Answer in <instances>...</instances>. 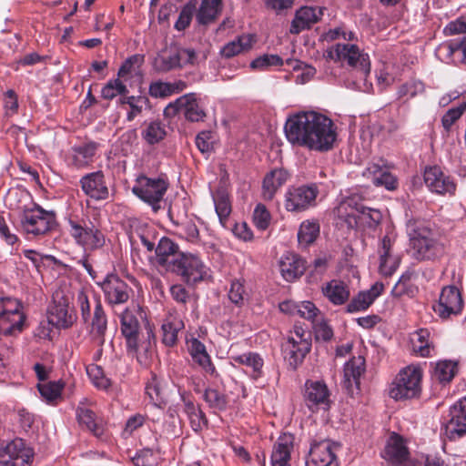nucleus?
Here are the masks:
<instances>
[{"instance_id": "b1692460", "label": "nucleus", "mask_w": 466, "mask_h": 466, "mask_svg": "<svg viewBox=\"0 0 466 466\" xmlns=\"http://www.w3.org/2000/svg\"><path fill=\"white\" fill-rule=\"evenodd\" d=\"M180 253L179 246L176 242L167 237H163L158 240L156 247V263L158 267L168 271Z\"/></svg>"}, {"instance_id": "1a4fd4ad", "label": "nucleus", "mask_w": 466, "mask_h": 466, "mask_svg": "<svg viewBox=\"0 0 466 466\" xmlns=\"http://www.w3.org/2000/svg\"><path fill=\"white\" fill-rule=\"evenodd\" d=\"M319 193L316 183L290 187L285 194V208L290 212H302L315 206Z\"/></svg>"}, {"instance_id": "39448f33", "label": "nucleus", "mask_w": 466, "mask_h": 466, "mask_svg": "<svg viewBox=\"0 0 466 466\" xmlns=\"http://www.w3.org/2000/svg\"><path fill=\"white\" fill-rule=\"evenodd\" d=\"M168 181L162 177L139 176L132 187L135 196L149 205L154 213L161 209V203L168 188Z\"/></svg>"}, {"instance_id": "cd10ccee", "label": "nucleus", "mask_w": 466, "mask_h": 466, "mask_svg": "<svg viewBox=\"0 0 466 466\" xmlns=\"http://www.w3.org/2000/svg\"><path fill=\"white\" fill-rule=\"evenodd\" d=\"M323 15L321 8L304 6L297 11L290 26L291 34H299L317 23Z\"/></svg>"}, {"instance_id": "423d86ee", "label": "nucleus", "mask_w": 466, "mask_h": 466, "mask_svg": "<svg viewBox=\"0 0 466 466\" xmlns=\"http://www.w3.org/2000/svg\"><path fill=\"white\" fill-rule=\"evenodd\" d=\"M331 58L347 65L360 75V78L366 80L370 73V60L367 53L352 43H338L334 51L330 52Z\"/></svg>"}, {"instance_id": "de8ad7c7", "label": "nucleus", "mask_w": 466, "mask_h": 466, "mask_svg": "<svg viewBox=\"0 0 466 466\" xmlns=\"http://www.w3.org/2000/svg\"><path fill=\"white\" fill-rule=\"evenodd\" d=\"M86 370L88 378L96 388L107 390L111 387V380L105 375L101 366L92 363L87 365Z\"/></svg>"}, {"instance_id": "c756f323", "label": "nucleus", "mask_w": 466, "mask_h": 466, "mask_svg": "<svg viewBox=\"0 0 466 466\" xmlns=\"http://www.w3.org/2000/svg\"><path fill=\"white\" fill-rule=\"evenodd\" d=\"M289 173L283 168H275L268 172L262 184V196L265 200H272L277 191L287 182Z\"/></svg>"}, {"instance_id": "09e8293b", "label": "nucleus", "mask_w": 466, "mask_h": 466, "mask_svg": "<svg viewBox=\"0 0 466 466\" xmlns=\"http://www.w3.org/2000/svg\"><path fill=\"white\" fill-rule=\"evenodd\" d=\"M64 386L65 384L62 380H57L46 383H38L37 389L47 403H53L57 399L61 398Z\"/></svg>"}, {"instance_id": "bf43d9fd", "label": "nucleus", "mask_w": 466, "mask_h": 466, "mask_svg": "<svg viewBox=\"0 0 466 466\" xmlns=\"http://www.w3.org/2000/svg\"><path fill=\"white\" fill-rule=\"evenodd\" d=\"M316 340L328 342L332 339L334 333L332 328L324 319H318L312 323Z\"/></svg>"}, {"instance_id": "7ed1b4c3", "label": "nucleus", "mask_w": 466, "mask_h": 466, "mask_svg": "<svg viewBox=\"0 0 466 466\" xmlns=\"http://www.w3.org/2000/svg\"><path fill=\"white\" fill-rule=\"evenodd\" d=\"M421 380L422 370L420 367L410 365L403 368L390 386V397L396 400L419 397L421 391Z\"/></svg>"}, {"instance_id": "0e129e2a", "label": "nucleus", "mask_w": 466, "mask_h": 466, "mask_svg": "<svg viewBox=\"0 0 466 466\" xmlns=\"http://www.w3.org/2000/svg\"><path fill=\"white\" fill-rule=\"evenodd\" d=\"M195 10L196 7L194 5L187 4L179 13L178 18L175 23V28L178 31H183L188 27Z\"/></svg>"}, {"instance_id": "4be33fe9", "label": "nucleus", "mask_w": 466, "mask_h": 466, "mask_svg": "<svg viewBox=\"0 0 466 466\" xmlns=\"http://www.w3.org/2000/svg\"><path fill=\"white\" fill-rule=\"evenodd\" d=\"M311 340L309 339H296L289 337L282 346L284 359L292 370H296L310 351Z\"/></svg>"}, {"instance_id": "4d7b16f0", "label": "nucleus", "mask_w": 466, "mask_h": 466, "mask_svg": "<svg viewBox=\"0 0 466 466\" xmlns=\"http://www.w3.org/2000/svg\"><path fill=\"white\" fill-rule=\"evenodd\" d=\"M245 295L246 290L244 287V280H232L228 291V299L230 301L237 306H241L244 303Z\"/></svg>"}, {"instance_id": "f3484780", "label": "nucleus", "mask_w": 466, "mask_h": 466, "mask_svg": "<svg viewBox=\"0 0 466 466\" xmlns=\"http://www.w3.org/2000/svg\"><path fill=\"white\" fill-rule=\"evenodd\" d=\"M450 416L444 426V434L450 441H456L466 434V397L451 408Z\"/></svg>"}, {"instance_id": "c9c22d12", "label": "nucleus", "mask_w": 466, "mask_h": 466, "mask_svg": "<svg viewBox=\"0 0 466 466\" xmlns=\"http://www.w3.org/2000/svg\"><path fill=\"white\" fill-rule=\"evenodd\" d=\"M256 42V37L253 35H242L238 36L235 40L226 44L221 49V56L226 58H231L242 52L251 49L253 44Z\"/></svg>"}, {"instance_id": "774afa93", "label": "nucleus", "mask_w": 466, "mask_h": 466, "mask_svg": "<svg viewBox=\"0 0 466 466\" xmlns=\"http://www.w3.org/2000/svg\"><path fill=\"white\" fill-rule=\"evenodd\" d=\"M466 108V106H459L457 107H452L449 109L442 116L441 123L443 127L446 130H450L452 125L461 118L462 116L464 110Z\"/></svg>"}, {"instance_id": "052dcab7", "label": "nucleus", "mask_w": 466, "mask_h": 466, "mask_svg": "<svg viewBox=\"0 0 466 466\" xmlns=\"http://www.w3.org/2000/svg\"><path fill=\"white\" fill-rule=\"evenodd\" d=\"M324 38L327 41H335L343 39L345 41H354L357 39L356 34L352 31H348L345 26H339L329 29L325 33Z\"/></svg>"}, {"instance_id": "f704fd0d", "label": "nucleus", "mask_w": 466, "mask_h": 466, "mask_svg": "<svg viewBox=\"0 0 466 466\" xmlns=\"http://www.w3.org/2000/svg\"><path fill=\"white\" fill-rule=\"evenodd\" d=\"M183 320L176 316L167 318L162 326V343L167 347H174L177 343L178 332L184 329Z\"/></svg>"}, {"instance_id": "9d476101", "label": "nucleus", "mask_w": 466, "mask_h": 466, "mask_svg": "<svg viewBox=\"0 0 466 466\" xmlns=\"http://www.w3.org/2000/svg\"><path fill=\"white\" fill-rule=\"evenodd\" d=\"M69 226L70 236L86 251L97 250L105 246V234L92 223H90V226H83L79 222L70 219Z\"/></svg>"}, {"instance_id": "6ab92c4d", "label": "nucleus", "mask_w": 466, "mask_h": 466, "mask_svg": "<svg viewBox=\"0 0 466 466\" xmlns=\"http://www.w3.org/2000/svg\"><path fill=\"white\" fill-rule=\"evenodd\" d=\"M105 298L110 305L126 303L132 291L131 288L116 275H109L102 283Z\"/></svg>"}, {"instance_id": "ddd939ff", "label": "nucleus", "mask_w": 466, "mask_h": 466, "mask_svg": "<svg viewBox=\"0 0 466 466\" xmlns=\"http://www.w3.org/2000/svg\"><path fill=\"white\" fill-rule=\"evenodd\" d=\"M339 445L329 440H313L306 460V466H339L336 451Z\"/></svg>"}, {"instance_id": "680f3d73", "label": "nucleus", "mask_w": 466, "mask_h": 466, "mask_svg": "<svg viewBox=\"0 0 466 466\" xmlns=\"http://www.w3.org/2000/svg\"><path fill=\"white\" fill-rule=\"evenodd\" d=\"M400 259L396 255H391L380 258L379 270L383 276H391L399 268Z\"/></svg>"}, {"instance_id": "4c0bfd02", "label": "nucleus", "mask_w": 466, "mask_h": 466, "mask_svg": "<svg viewBox=\"0 0 466 466\" xmlns=\"http://www.w3.org/2000/svg\"><path fill=\"white\" fill-rule=\"evenodd\" d=\"M222 10V0H202L197 13V20L200 25L214 22Z\"/></svg>"}, {"instance_id": "e433bc0d", "label": "nucleus", "mask_w": 466, "mask_h": 466, "mask_svg": "<svg viewBox=\"0 0 466 466\" xmlns=\"http://www.w3.org/2000/svg\"><path fill=\"white\" fill-rule=\"evenodd\" d=\"M367 172L372 175V183L376 187H384L388 190H395L398 187L397 177L380 165H370Z\"/></svg>"}, {"instance_id": "2eb2a0df", "label": "nucleus", "mask_w": 466, "mask_h": 466, "mask_svg": "<svg viewBox=\"0 0 466 466\" xmlns=\"http://www.w3.org/2000/svg\"><path fill=\"white\" fill-rule=\"evenodd\" d=\"M330 392L325 382L307 380L304 384L303 399L306 406L312 412L319 409L329 410L330 407Z\"/></svg>"}, {"instance_id": "58836bf2", "label": "nucleus", "mask_w": 466, "mask_h": 466, "mask_svg": "<svg viewBox=\"0 0 466 466\" xmlns=\"http://www.w3.org/2000/svg\"><path fill=\"white\" fill-rule=\"evenodd\" d=\"M430 337L431 332L428 329H420L413 333L411 338L412 349L418 356L427 358L434 350V346Z\"/></svg>"}, {"instance_id": "49530a36", "label": "nucleus", "mask_w": 466, "mask_h": 466, "mask_svg": "<svg viewBox=\"0 0 466 466\" xmlns=\"http://www.w3.org/2000/svg\"><path fill=\"white\" fill-rule=\"evenodd\" d=\"M161 379L156 373L151 372L150 378L146 383L145 392L151 401L157 405H160L166 401L162 392Z\"/></svg>"}, {"instance_id": "bb28decb", "label": "nucleus", "mask_w": 466, "mask_h": 466, "mask_svg": "<svg viewBox=\"0 0 466 466\" xmlns=\"http://www.w3.org/2000/svg\"><path fill=\"white\" fill-rule=\"evenodd\" d=\"M293 448V435L285 433L279 436L272 449L270 456L271 466H289Z\"/></svg>"}, {"instance_id": "6e6d98bb", "label": "nucleus", "mask_w": 466, "mask_h": 466, "mask_svg": "<svg viewBox=\"0 0 466 466\" xmlns=\"http://www.w3.org/2000/svg\"><path fill=\"white\" fill-rule=\"evenodd\" d=\"M283 65L282 58L278 55H263L250 63L252 69L263 70L269 66H279Z\"/></svg>"}, {"instance_id": "5701e85b", "label": "nucleus", "mask_w": 466, "mask_h": 466, "mask_svg": "<svg viewBox=\"0 0 466 466\" xmlns=\"http://www.w3.org/2000/svg\"><path fill=\"white\" fill-rule=\"evenodd\" d=\"M98 146L95 141L74 146L67 157L68 165L78 169L88 167L94 160Z\"/></svg>"}, {"instance_id": "e2e57ef3", "label": "nucleus", "mask_w": 466, "mask_h": 466, "mask_svg": "<svg viewBox=\"0 0 466 466\" xmlns=\"http://www.w3.org/2000/svg\"><path fill=\"white\" fill-rule=\"evenodd\" d=\"M444 46L447 48L450 56H454L457 52H461L462 58L461 63L466 65V36L451 39Z\"/></svg>"}, {"instance_id": "7c9ffc66", "label": "nucleus", "mask_w": 466, "mask_h": 466, "mask_svg": "<svg viewBox=\"0 0 466 466\" xmlns=\"http://www.w3.org/2000/svg\"><path fill=\"white\" fill-rule=\"evenodd\" d=\"M231 360L238 365L246 366L250 369V377L258 380L263 376L264 360L257 352H245L238 355H232Z\"/></svg>"}, {"instance_id": "ea45409f", "label": "nucleus", "mask_w": 466, "mask_h": 466, "mask_svg": "<svg viewBox=\"0 0 466 466\" xmlns=\"http://www.w3.org/2000/svg\"><path fill=\"white\" fill-rule=\"evenodd\" d=\"M216 213L219 218L220 223L225 226L228 218L231 213V202L229 195L223 187H218L212 194Z\"/></svg>"}, {"instance_id": "864d4df0", "label": "nucleus", "mask_w": 466, "mask_h": 466, "mask_svg": "<svg viewBox=\"0 0 466 466\" xmlns=\"http://www.w3.org/2000/svg\"><path fill=\"white\" fill-rule=\"evenodd\" d=\"M373 302L372 298L366 290L360 291L347 305V311L354 313L366 310Z\"/></svg>"}, {"instance_id": "6e6552de", "label": "nucleus", "mask_w": 466, "mask_h": 466, "mask_svg": "<svg viewBox=\"0 0 466 466\" xmlns=\"http://www.w3.org/2000/svg\"><path fill=\"white\" fill-rule=\"evenodd\" d=\"M208 268L199 257L191 253H180L172 263L171 273L180 277L181 280L189 286L206 279Z\"/></svg>"}, {"instance_id": "20e7f679", "label": "nucleus", "mask_w": 466, "mask_h": 466, "mask_svg": "<svg viewBox=\"0 0 466 466\" xmlns=\"http://www.w3.org/2000/svg\"><path fill=\"white\" fill-rule=\"evenodd\" d=\"M120 329L126 341L127 353L135 355L138 362H146L150 343L139 344L140 322L132 311L126 309L121 314Z\"/></svg>"}, {"instance_id": "c85d7f7f", "label": "nucleus", "mask_w": 466, "mask_h": 466, "mask_svg": "<svg viewBox=\"0 0 466 466\" xmlns=\"http://www.w3.org/2000/svg\"><path fill=\"white\" fill-rule=\"evenodd\" d=\"M365 371V359L361 356L351 358L344 367V387L348 391L352 392V387L359 390L360 377Z\"/></svg>"}, {"instance_id": "0eeeda50", "label": "nucleus", "mask_w": 466, "mask_h": 466, "mask_svg": "<svg viewBox=\"0 0 466 466\" xmlns=\"http://www.w3.org/2000/svg\"><path fill=\"white\" fill-rule=\"evenodd\" d=\"M20 226L23 232L28 237H40L47 234L56 226L54 212L43 209L39 206L26 208L20 217Z\"/></svg>"}, {"instance_id": "9b49d317", "label": "nucleus", "mask_w": 466, "mask_h": 466, "mask_svg": "<svg viewBox=\"0 0 466 466\" xmlns=\"http://www.w3.org/2000/svg\"><path fill=\"white\" fill-rule=\"evenodd\" d=\"M34 455V449L25 440L15 438L0 449V463L4 466H28Z\"/></svg>"}, {"instance_id": "79ce46f5", "label": "nucleus", "mask_w": 466, "mask_h": 466, "mask_svg": "<svg viewBox=\"0 0 466 466\" xmlns=\"http://www.w3.org/2000/svg\"><path fill=\"white\" fill-rule=\"evenodd\" d=\"M319 234V225L315 221L306 220L301 223L299 232L298 240L300 245L308 247L311 245Z\"/></svg>"}, {"instance_id": "393cba45", "label": "nucleus", "mask_w": 466, "mask_h": 466, "mask_svg": "<svg viewBox=\"0 0 466 466\" xmlns=\"http://www.w3.org/2000/svg\"><path fill=\"white\" fill-rule=\"evenodd\" d=\"M95 308L91 320V337L98 347H103L107 330V317L99 297L94 296Z\"/></svg>"}, {"instance_id": "37998d69", "label": "nucleus", "mask_w": 466, "mask_h": 466, "mask_svg": "<svg viewBox=\"0 0 466 466\" xmlns=\"http://www.w3.org/2000/svg\"><path fill=\"white\" fill-rule=\"evenodd\" d=\"M128 88L124 83V80L118 76L114 79H110L101 90V96L106 100H113L116 96H125L128 94Z\"/></svg>"}, {"instance_id": "412c9836", "label": "nucleus", "mask_w": 466, "mask_h": 466, "mask_svg": "<svg viewBox=\"0 0 466 466\" xmlns=\"http://www.w3.org/2000/svg\"><path fill=\"white\" fill-rule=\"evenodd\" d=\"M409 455L403 438L393 432L383 451L382 457L390 463V466H412Z\"/></svg>"}, {"instance_id": "a211bd4d", "label": "nucleus", "mask_w": 466, "mask_h": 466, "mask_svg": "<svg viewBox=\"0 0 466 466\" xmlns=\"http://www.w3.org/2000/svg\"><path fill=\"white\" fill-rule=\"evenodd\" d=\"M79 184L85 195L96 201L105 200L109 196L106 177L101 170L86 174L80 178Z\"/></svg>"}, {"instance_id": "a878e982", "label": "nucleus", "mask_w": 466, "mask_h": 466, "mask_svg": "<svg viewBox=\"0 0 466 466\" xmlns=\"http://www.w3.org/2000/svg\"><path fill=\"white\" fill-rule=\"evenodd\" d=\"M306 268V261L293 252L284 253L279 260L281 275L287 281H293L299 278Z\"/></svg>"}, {"instance_id": "2f4dec72", "label": "nucleus", "mask_w": 466, "mask_h": 466, "mask_svg": "<svg viewBox=\"0 0 466 466\" xmlns=\"http://www.w3.org/2000/svg\"><path fill=\"white\" fill-rule=\"evenodd\" d=\"M76 418L82 427H86L96 438H102L105 432L103 422L89 408L81 404L76 409Z\"/></svg>"}, {"instance_id": "13d9d810", "label": "nucleus", "mask_w": 466, "mask_h": 466, "mask_svg": "<svg viewBox=\"0 0 466 466\" xmlns=\"http://www.w3.org/2000/svg\"><path fill=\"white\" fill-rule=\"evenodd\" d=\"M296 313L298 316L310 320L312 323L317 320L320 313L319 309L311 301H301L298 303Z\"/></svg>"}, {"instance_id": "603ef678", "label": "nucleus", "mask_w": 466, "mask_h": 466, "mask_svg": "<svg viewBox=\"0 0 466 466\" xmlns=\"http://www.w3.org/2000/svg\"><path fill=\"white\" fill-rule=\"evenodd\" d=\"M154 66L157 71L162 73H167L171 70L179 68L177 49L174 52H170L167 56H160L156 58Z\"/></svg>"}, {"instance_id": "69168bd1", "label": "nucleus", "mask_w": 466, "mask_h": 466, "mask_svg": "<svg viewBox=\"0 0 466 466\" xmlns=\"http://www.w3.org/2000/svg\"><path fill=\"white\" fill-rule=\"evenodd\" d=\"M177 58L179 62V68L186 66H196L198 63V54L192 48H177Z\"/></svg>"}, {"instance_id": "5fc2aeb1", "label": "nucleus", "mask_w": 466, "mask_h": 466, "mask_svg": "<svg viewBox=\"0 0 466 466\" xmlns=\"http://www.w3.org/2000/svg\"><path fill=\"white\" fill-rule=\"evenodd\" d=\"M271 220L269 211L263 204H258L253 212V223L259 230H266Z\"/></svg>"}, {"instance_id": "a18cd8bd", "label": "nucleus", "mask_w": 466, "mask_h": 466, "mask_svg": "<svg viewBox=\"0 0 466 466\" xmlns=\"http://www.w3.org/2000/svg\"><path fill=\"white\" fill-rule=\"evenodd\" d=\"M203 399L208 403V407L214 410L223 411L228 407V396L216 389H206Z\"/></svg>"}, {"instance_id": "4468645a", "label": "nucleus", "mask_w": 466, "mask_h": 466, "mask_svg": "<svg viewBox=\"0 0 466 466\" xmlns=\"http://www.w3.org/2000/svg\"><path fill=\"white\" fill-rule=\"evenodd\" d=\"M463 309V299L459 289L446 286L441 289L439 300L433 304V311L441 319L460 315Z\"/></svg>"}, {"instance_id": "f257e3e1", "label": "nucleus", "mask_w": 466, "mask_h": 466, "mask_svg": "<svg viewBox=\"0 0 466 466\" xmlns=\"http://www.w3.org/2000/svg\"><path fill=\"white\" fill-rule=\"evenodd\" d=\"M336 129L329 117L314 111L295 114L284 126L285 136L291 145L317 152L333 148L338 136Z\"/></svg>"}, {"instance_id": "aec40b11", "label": "nucleus", "mask_w": 466, "mask_h": 466, "mask_svg": "<svg viewBox=\"0 0 466 466\" xmlns=\"http://www.w3.org/2000/svg\"><path fill=\"white\" fill-rule=\"evenodd\" d=\"M11 309H5L0 313V329L5 335L9 336L22 332L25 321L21 303L14 300Z\"/></svg>"}, {"instance_id": "473e14b6", "label": "nucleus", "mask_w": 466, "mask_h": 466, "mask_svg": "<svg viewBox=\"0 0 466 466\" xmlns=\"http://www.w3.org/2000/svg\"><path fill=\"white\" fill-rule=\"evenodd\" d=\"M325 297L334 305L345 304L350 295L349 286L338 279H332L322 289Z\"/></svg>"}, {"instance_id": "3c124183", "label": "nucleus", "mask_w": 466, "mask_h": 466, "mask_svg": "<svg viewBox=\"0 0 466 466\" xmlns=\"http://www.w3.org/2000/svg\"><path fill=\"white\" fill-rule=\"evenodd\" d=\"M143 138L150 145L160 142L166 137V130L158 121L151 122L143 131Z\"/></svg>"}, {"instance_id": "f03ea898", "label": "nucleus", "mask_w": 466, "mask_h": 466, "mask_svg": "<svg viewBox=\"0 0 466 466\" xmlns=\"http://www.w3.org/2000/svg\"><path fill=\"white\" fill-rule=\"evenodd\" d=\"M407 234L412 257L419 261H435L446 254L441 234L430 222L413 218L407 222Z\"/></svg>"}, {"instance_id": "c03bdc74", "label": "nucleus", "mask_w": 466, "mask_h": 466, "mask_svg": "<svg viewBox=\"0 0 466 466\" xmlns=\"http://www.w3.org/2000/svg\"><path fill=\"white\" fill-rule=\"evenodd\" d=\"M456 364L451 360H442L436 363L432 379L441 384L449 383L456 373Z\"/></svg>"}, {"instance_id": "f8f14e48", "label": "nucleus", "mask_w": 466, "mask_h": 466, "mask_svg": "<svg viewBox=\"0 0 466 466\" xmlns=\"http://www.w3.org/2000/svg\"><path fill=\"white\" fill-rule=\"evenodd\" d=\"M69 296L62 291H56L53 295V305L47 311V319L52 326L59 329H67L76 321L74 309L70 306Z\"/></svg>"}, {"instance_id": "338daca9", "label": "nucleus", "mask_w": 466, "mask_h": 466, "mask_svg": "<svg viewBox=\"0 0 466 466\" xmlns=\"http://www.w3.org/2000/svg\"><path fill=\"white\" fill-rule=\"evenodd\" d=\"M170 87L168 82L155 81L149 85L148 93L155 98H166L172 96Z\"/></svg>"}, {"instance_id": "a19ab883", "label": "nucleus", "mask_w": 466, "mask_h": 466, "mask_svg": "<svg viewBox=\"0 0 466 466\" xmlns=\"http://www.w3.org/2000/svg\"><path fill=\"white\" fill-rule=\"evenodd\" d=\"M183 96H187L183 101L184 115L187 120L190 122H198L204 120L206 113L200 106L196 93H188Z\"/></svg>"}, {"instance_id": "dca6fc26", "label": "nucleus", "mask_w": 466, "mask_h": 466, "mask_svg": "<svg viewBox=\"0 0 466 466\" xmlns=\"http://www.w3.org/2000/svg\"><path fill=\"white\" fill-rule=\"evenodd\" d=\"M423 178L426 187L438 195H454L456 183L454 179L443 172L441 167H427L424 170Z\"/></svg>"}, {"instance_id": "8fccbe9b", "label": "nucleus", "mask_w": 466, "mask_h": 466, "mask_svg": "<svg viewBox=\"0 0 466 466\" xmlns=\"http://www.w3.org/2000/svg\"><path fill=\"white\" fill-rule=\"evenodd\" d=\"M145 60V56L140 54H135L127 57L121 65L117 71V76L124 81L136 70L139 68Z\"/></svg>"}, {"instance_id": "72a5a7b5", "label": "nucleus", "mask_w": 466, "mask_h": 466, "mask_svg": "<svg viewBox=\"0 0 466 466\" xmlns=\"http://www.w3.org/2000/svg\"><path fill=\"white\" fill-rule=\"evenodd\" d=\"M117 104L124 107L128 106L130 110L127 113V120L133 121L136 116L140 115L146 108H150V101L147 96H120L117 100Z\"/></svg>"}]
</instances>
